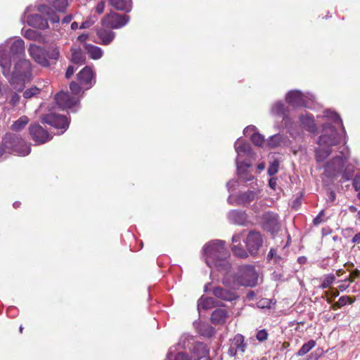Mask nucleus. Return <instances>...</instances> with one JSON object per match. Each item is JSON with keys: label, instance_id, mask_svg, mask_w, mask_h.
I'll list each match as a JSON object with an SVG mask.
<instances>
[{"label": "nucleus", "instance_id": "obj_58", "mask_svg": "<svg viewBox=\"0 0 360 360\" xmlns=\"http://www.w3.org/2000/svg\"><path fill=\"white\" fill-rule=\"evenodd\" d=\"M360 276V271L358 269L354 270L351 276L354 278H358Z\"/></svg>", "mask_w": 360, "mask_h": 360}, {"label": "nucleus", "instance_id": "obj_11", "mask_svg": "<svg viewBox=\"0 0 360 360\" xmlns=\"http://www.w3.org/2000/svg\"><path fill=\"white\" fill-rule=\"evenodd\" d=\"M312 98L311 95H304L297 90L291 91L286 95L287 102L292 106L309 107V101H312Z\"/></svg>", "mask_w": 360, "mask_h": 360}, {"label": "nucleus", "instance_id": "obj_51", "mask_svg": "<svg viewBox=\"0 0 360 360\" xmlns=\"http://www.w3.org/2000/svg\"><path fill=\"white\" fill-rule=\"evenodd\" d=\"M349 300V296H342L338 300V304L342 305V307H343L344 305H345L347 303V300Z\"/></svg>", "mask_w": 360, "mask_h": 360}, {"label": "nucleus", "instance_id": "obj_29", "mask_svg": "<svg viewBox=\"0 0 360 360\" xmlns=\"http://www.w3.org/2000/svg\"><path fill=\"white\" fill-rule=\"evenodd\" d=\"M215 304L214 300L212 297H201L198 300V309H208L212 308Z\"/></svg>", "mask_w": 360, "mask_h": 360}, {"label": "nucleus", "instance_id": "obj_42", "mask_svg": "<svg viewBox=\"0 0 360 360\" xmlns=\"http://www.w3.org/2000/svg\"><path fill=\"white\" fill-rule=\"evenodd\" d=\"M59 50L56 47L51 49L48 52L46 51V58L50 59L57 60L59 57Z\"/></svg>", "mask_w": 360, "mask_h": 360}, {"label": "nucleus", "instance_id": "obj_23", "mask_svg": "<svg viewBox=\"0 0 360 360\" xmlns=\"http://www.w3.org/2000/svg\"><path fill=\"white\" fill-rule=\"evenodd\" d=\"M229 219L232 223L243 225L246 222L247 217L244 212L233 210L229 213Z\"/></svg>", "mask_w": 360, "mask_h": 360}, {"label": "nucleus", "instance_id": "obj_18", "mask_svg": "<svg viewBox=\"0 0 360 360\" xmlns=\"http://www.w3.org/2000/svg\"><path fill=\"white\" fill-rule=\"evenodd\" d=\"M208 353L209 349L204 343L197 342L193 348L191 359L193 360H200L207 358Z\"/></svg>", "mask_w": 360, "mask_h": 360}, {"label": "nucleus", "instance_id": "obj_43", "mask_svg": "<svg viewBox=\"0 0 360 360\" xmlns=\"http://www.w3.org/2000/svg\"><path fill=\"white\" fill-rule=\"evenodd\" d=\"M278 162L275 160L271 162L268 168V174L269 176H273L278 172Z\"/></svg>", "mask_w": 360, "mask_h": 360}, {"label": "nucleus", "instance_id": "obj_52", "mask_svg": "<svg viewBox=\"0 0 360 360\" xmlns=\"http://www.w3.org/2000/svg\"><path fill=\"white\" fill-rule=\"evenodd\" d=\"M75 72V69L73 66H69L65 72V77L67 79H69Z\"/></svg>", "mask_w": 360, "mask_h": 360}, {"label": "nucleus", "instance_id": "obj_45", "mask_svg": "<svg viewBox=\"0 0 360 360\" xmlns=\"http://www.w3.org/2000/svg\"><path fill=\"white\" fill-rule=\"evenodd\" d=\"M95 22V20H94L91 18H89L85 21H84L81 25L79 26L80 29H87L91 27Z\"/></svg>", "mask_w": 360, "mask_h": 360}, {"label": "nucleus", "instance_id": "obj_56", "mask_svg": "<svg viewBox=\"0 0 360 360\" xmlns=\"http://www.w3.org/2000/svg\"><path fill=\"white\" fill-rule=\"evenodd\" d=\"M352 242L354 243H360V232L356 233L352 238Z\"/></svg>", "mask_w": 360, "mask_h": 360}, {"label": "nucleus", "instance_id": "obj_3", "mask_svg": "<svg viewBox=\"0 0 360 360\" xmlns=\"http://www.w3.org/2000/svg\"><path fill=\"white\" fill-rule=\"evenodd\" d=\"M31 8V6L27 7L21 18L23 22L26 21L30 26L44 30L49 26L48 20L53 23H58L60 20L58 15L55 11L44 4H41L37 8L41 15H27Z\"/></svg>", "mask_w": 360, "mask_h": 360}, {"label": "nucleus", "instance_id": "obj_39", "mask_svg": "<svg viewBox=\"0 0 360 360\" xmlns=\"http://www.w3.org/2000/svg\"><path fill=\"white\" fill-rule=\"evenodd\" d=\"M335 280V277L333 274L326 275L323 279V282L321 285V288L324 289L330 286Z\"/></svg>", "mask_w": 360, "mask_h": 360}, {"label": "nucleus", "instance_id": "obj_63", "mask_svg": "<svg viewBox=\"0 0 360 360\" xmlns=\"http://www.w3.org/2000/svg\"><path fill=\"white\" fill-rule=\"evenodd\" d=\"M265 168V164L264 162H262V163H259L258 165H257V169L259 170V171H262L263 169H264Z\"/></svg>", "mask_w": 360, "mask_h": 360}, {"label": "nucleus", "instance_id": "obj_35", "mask_svg": "<svg viewBox=\"0 0 360 360\" xmlns=\"http://www.w3.org/2000/svg\"><path fill=\"white\" fill-rule=\"evenodd\" d=\"M23 36L30 40L42 41V37L37 31L31 29L23 31Z\"/></svg>", "mask_w": 360, "mask_h": 360}, {"label": "nucleus", "instance_id": "obj_48", "mask_svg": "<svg viewBox=\"0 0 360 360\" xmlns=\"http://www.w3.org/2000/svg\"><path fill=\"white\" fill-rule=\"evenodd\" d=\"M353 186L356 191L360 190V171L356 174L354 179Z\"/></svg>", "mask_w": 360, "mask_h": 360}, {"label": "nucleus", "instance_id": "obj_31", "mask_svg": "<svg viewBox=\"0 0 360 360\" xmlns=\"http://www.w3.org/2000/svg\"><path fill=\"white\" fill-rule=\"evenodd\" d=\"M256 193L254 191H248L241 193L238 199V204H246L252 201L256 198Z\"/></svg>", "mask_w": 360, "mask_h": 360}, {"label": "nucleus", "instance_id": "obj_41", "mask_svg": "<svg viewBox=\"0 0 360 360\" xmlns=\"http://www.w3.org/2000/svg\"><path fill=\"white\" fill-rule=\"evenodd\" d=\"M40 92V89L36 86H32L27 90H25L23 93V96L25 98H30Z\"/></svg>", "mask_w": 360, "mask_h": 360}, {"label": "nucleus", "instance_id": "obj_57", "mask_svg": "<svg viewBox=\"0 0 360 360\" xmlns=\"http://www.w3.org/2000/svg\"><path fill=\"white\" fill-rule=\"evenodd\" d=\"M72 15H66L63 19V23H69L71 20H72Z\"/></svg>", "mask_w": 360, "mask_h": 360}, {"label": "nucleus", "instance_id": "obj_33", "mask_svg": "<svg viewBox=\"0 0 360 360\" xmlns=\"http://www.w3.org/2000/svg\"><path fill=\"white\" fill-rule=\"evenodd\" d=\"M13 152L16 153L18 155L26 156L30 153V146L26 143H22L20 146H15Z\"/></svg>", "mask_w": 360, "mask_h": 360}, {"label": "nucleus", "instance_id": "obj_16", "mask_svg": "<svg viewBox=\"0 0 360 360\" xmlns=\"http://www.w3.org/2000/svg\"><path fill=\"white\" fill-rule=\"evenodd\" d=\"M77 79L82 85H87L86 89L91 88L95 83L94 73L89 66L84 68L78 73Z\"/></svg>", "mask_w": 360, "mask_h": 360}, {"label": "nucleus", "instance_id": "obj_10", "mask_svg": "<svg viewBox=\"0 0 360 360\" xmlns=\"http://www.w3.org/2000/svg\"><path fill=\"white\" fill-rule=\"evenodd\" d=\"M41 122L48 124L55 128L66 130L69 126V121L65 116L56 115V113H49L41 117Z\"/></svg>", "mask_w": 360, "mask_h": 360}, {"label": "nucleus", "instance_id": "obj_36", "mask_svg": "<svg viewBox=\"0 0 360 360\" xmlns=\"http://www.w3.org/2000/svg\"><path fill=\"white\" fill-rule=\"evenodd\" d=\"M316 345V342L313 340L308 341L304 343L300 350L297 352L298 356H304L307 353H308L312 348H314Z\"/></svg>", "mask_w": 360, "mask_h": 360}, {"label": "nucleus", "instance_id": "obj_34", "mask_svg": "<svg viewBox=\"0 0 360 360\" xmlns=\"http://www.w3.org/2000/svg\"><path fill=\"white\" fill-rule=\"evenodd\" d=\"M29 119L26 116H22L12 124L11 129L13 131H19L27 125Z\"/></svg>", "mask_w": 360, "mask_h": 360}, {"label": "nucleus", "instance_id": "obj_13", "mask_svg": "<svg viewBox=\"0 0 360 360\" xmlns=\"http://www.w3.org/2000/svg\"><path fill=\"white\" fill-rule=\"evenodd\" d=\"M245 243L247 248L250 254L255 255L262 247L263 239L259 232L251 231L248 235Z\"/></svg>", "mask_w": 360, "mask_h": 360}, {"label": "nucleus", "instance_id": "obj_22", "mask_svg": "<svg viewBox=\"0 0 360 360\" xmlns=\"http://www.w3.org/2000/svg\"><path fill=\"white\" fill-rule=\"evenodd\" d=\"M227 319V312L223 309L214 310L211 316L212 322L214 324H223Z\"/></svg>", "mask_w": 360, "mask_h": 360}, {"label": "nucleus", "instance_id": "obj_8", "mask_svg": "<svg viewBox=\"0 0 360 360\" xmlns=\"http://www.w3.org/2000/svg\"><path fill=\"white\" fill-rule=\"evenodd\" d=\"M340 153L341 155H337L326 165L324 172L328 177H335L340 173L349 159V151L347 147L343 146Z\"/></svg>", "mask_w": 360, "mask_h": 360}, {"label": "nucleus", "instance_id": "obj_9", "mask_svg": "<svg viewBox=\"0 0 360 360\" xmlns=\"http://www.w3.org/2000/svg\"><path fill=\"white\" fill-rule=\"evenodd\" d=\"M129 20V17L127 15H120L111 12L102 19L101 22L105 27L118 29L127 25Z\"/></svg>", "mask_w": 360, "mask_h": 360}, {"label": "nucleus", "instance_id": "obj_54", "mask_svg": "<svg viewBox=\"0 0 360 360\" xmlns=\"http://www.w3.org/2000/svg\"><path fill=\"white\" fill-rule=\"evenodd\" d=\"M269 185L271 188L275 189V188L276 186V179H275V178L270 179L269 181Z\"/></svg>", "mask_w": 360, "mask_h": 360}, {"label": "nucleus", "instance_id": "obj_55", "mask_svg": "<svg viewBox=\"0 0 360 360\" xmlns=\"http://www.w3.org/2000/svg\"><path fill=\"white\" fill-rule=\"evenodd\" d=\"M88 37L87 34H82L78 36L77 40L80 42H84L88 39Z\"/></svg>", "mask_w": 360, "mask_h": 360}, {"label": "nucleus", "instance_id": "obj_32", "mask_svg": "<svg viewBox=\"0 0 360 360\" xmlns=\"http://www.w3.org/2000/svg\"><path fill=\"white\" fill-rule=\"evenodd\" d=\"M271 114L283 117V120L286 118V114L283 103L281 102L275 103L271 108Z\"/></svg>", "mask_w": 360, "mask_h": 360}, {"label": "nucleus", "instance_id": "obj_21", "mask_svg": "<svg viewBox=\"0 0 360 360\" xmlns=\"http://www.w3.org/2000/svg\"><path fill=\"white\" fill-rule=\"evenodd\" d=\"M240 238L241 237L240 235H235L233 236L232 240L233 243V245L232 247V251L236 256L243 258L248 256L246 250H244L239 245L236 244L240 243Z\"/></svg>", "mask_w": 360, "mask_h": 360}, {"label": "nucleus", "instance_id": "obj_50", "mask_svg": "<svg viewBox=\"0 0 360 360\" xmlns=\"http://www.w3.org/2000/svg\"><path fill=\"white\" fill-rule=\"evenodd\" d=\"M323 215V211H321L319 215L314 218V224L315 225H318L319 224H321L323 220L322 219V216Z\"/></svg>", "mask_w": 360, "mask_h": 360}, {"label": "nucleus", "instance_id": "obj_5", "mask_svg": "<svg viewBox=\"0 0 360 360\" xmlns=\"http://www.w3.org/2000/svg\"><path fill=\"white\" fill-rule=\"evenodd\" d=\"M235 150L238 155L236 162L239 177L246 181H251L253 176L248 173L250 164L241 160L243 156L248 157L251 155L249 143L238 139L235 143Z\"/></svg>", "mask_w": 360, "mask_h": 360}, {"label": "nucleus", "instance_id": "obj_19", "mask_svg": "<svg viewBox=\"0 0 360 360\" xmlns=\"http://www.w3.org/2000/svg\"><path fill=\"white\" fill-rule=\"evenodd\" d=\"M212 293L216 297L225 301H232L236 297L234 292L224 289L221 287L214 288L213 289Z\"/></svg>", "mask_w": 360, "mask_h": 360}, {"label": "nucleus", "instance_id": "obj_25", "mask_svg": "<svg viewBox=\"0 0 360 360\" xmlns=\"http://www.w3.org/2000/svg\"><path fill=\"white\" fill-rule=\"evenodd\" d=\"M300 120L304 128H305L309 131H314L315 123L312 116L308 113H306L304 115H302L300 117Z\"/></svg>", "mask_w": 360, "mask_h": 360}, {"label": "nucleus", "instance_id": "obj_6", "mask_svg": "<svg viewBox=\"0 0 360 360\" xmlns=\"http://www.w3.org/2000/svg\"><path fill=\"white\" fill-rule=\"evenodd\" d=\"M239 278L237 281H233L230 283L229 281V275L223 279V283L234 289L238 285L253 286L256 284L257 280V275L255 269L252 266H242L239 269Z\"/></svg>", "mask_w": 360, "mask_h": 360}, {"label": "nucleus", "instance_id": "obj_37", "mask_svg": "<svg viewBox=\"0 0 360 360\" xmlns=\"http://www.w3.org/2000/svg\"><path fill=\"white\" fill-rule=\"evenodd\" d=\"M233 345H236V352H243L245 351V344L243 343V337L238 335L234 338Z\"/></svg>", "mask_w": 360, "mask_h": 360}, {"label": "nucleus", "instance_id": "obj_12", "mask_svg": "<svg viewBox=\"0 0 360 360\" xmlns=\"http://www.w3.org/2000/svg\"><path fill=\"white\" fill-rule=\"evenodd\" d=\"M28 52L34 60L43 67L49 66L50 63L46 58V51L41 46L30 44Z\"/></svg>", "mask_w": 360, "mask_h": 360}, {"label": "nucleus", "instance_id": "obj_53", "mask_svg": "<svg viewBox=\"0 0 360 360\" xmlns=\"http://www.w3.org/2000/svg\"><path fill=\"white\" fill-rule=\"evenodd\" d=\"M20 101V96L17 94H14L11 98V103L13 105H16Z\"/></svg>", "mask_w": 360, "mask_h": 360}, {"label": "nucleus", "instance_id": "obj_30", "mask_svg": "<svg viewBox=\"0 0 360 360\" xmlns=\"http://www.w3.org/2000/svg\"><path fill=\"white\" fill-rule=\"evenodd\" d=\"M56 11L65 12L68 5V0H46Z\"/></svg>", "mask_w": 360, "mask_h": 360}, {"label": "nucleus", "instance_id": "obj_2", "mask_svg": "<svg viewBox=\"0 0 360 360\" xmlns=\"http://www.w3.org/2000/svg\"><path fill=\"white\" fill-rule=\"evenodd\" d=\"M203 250L205 262L209 266H216L224 270L229 268L230 265L226 261L229 254L224 248V241L217 240L211 241L204 246Z\"/></svg>", "mask_w": 360, "mask_h": 360}, {"label": "nucleus", "instance_id": "obj_60", "mask_svg": "<svg viewBox=\"0 0 360 360\" xmlns=\"http://www.w3.org/2000/svg\"><path fill=\"white\" fill-rule=\"evenodd\" d=\"M349 287V285H346V284H341L339 285V289L341 290V291H344L347 288Z\"/></svg>", "mask_w": 360, "mask_h": 360}, {"label": "nucleus", "instance_id": "obj_47", "mask_svg": "<svg viewBox=\"0 0 360 360\" xmlns=\"http://www.w3.org/2000/svg\"><path fill=\"white\" fill-rule=\"evenodd\" d=\"M256 130L257 129L255 126L250 125L245 128L243 132L245 136L251 137L253 133H257Z\"/></svg>", "mask_w": 360, "mask_h": 360}, {"label": "nucleus", "instance_id": "obj_14", "mask_svg": "<svg viewBox=\"0 0 360 360\" xmlns=\"http://www.w3.org/2000/svg\"><path fill=\"white\" fill-rule=\"evenodd\" d=\"M30 133L32 139L41 144L51 139V136L38 124H32L30 127Z\"/></svg>", "mask_w": 360, "mask_h": 360}, {"label": "nucleus", "instance_id": "obj_27", "mask_svg": "<svg viewBox=\"0 0 360 360\" xmlns=\"http://www.w3.org/2000/svg\"><path fill=\"white\" fill-rule=\"evenodd\" d=\"M176 351V347H170L166 360H193L191 357H188L187 355H186L184 352H179L176 354H174Z\"/></svg>", "mask_w": 360, "mask_h": 360}, {"label": "nucleus", "instance_id": "obj_7", "mask_svg": "<svg viewBox=\"0 0 360 360\" xmlns=\"http://www.w3.org/2000/svg\"><path fill=\"white\" fill-rule=\"evenodd\" d=\"M70 90L72 96L66 92L60 91L56 94L55 100L59 108L62 109H70L79 102L78 96L81 92L80 86L75 82L70 83Z\"/></svg>", "mask_w": 360, "mask_h": 360}, {"label": "nucleus", "instance_id": "obj_44", "mask_svg": "<svg viewBox=\"0 0 360 360\" xmlns=\"http://www.w3.org/2000/svg\"><path fill=\"white\" fill-rule=\"evenodd\" d=\"M354 170L352 169L345 168L342 172V179L344 181L349 180L353 176Z\"/></svg>", "mask_w": 360, "mask_h": 360}, {"label": "nucleus", "instance_id": "obj_17", "mask_svg": "<svg viewBox=\"0 0 360 360\" xmlns=\"http://www.w3.org/2000/svg\"><path fill=\"white\" fill-rule=\"evenodd\" d=\"M96 34L99 39V41H97V43L105 46L110 44L115 37L114 32L105 28L98 29Z\"/></svg>", "mask_w": 360, "mask_h": 360}, {"label": "nucleus", "instance_id": "obj_61", "mask_svg": "<svg viewBox=\"0 0 360 360\" xmlns=\"http://www.w3.org/2000/svg\"><path fill=\"white\" fill-rule=\"evenodd\" d=\"M275 252H276V251H275L274 250L271 249V250L269 251V254H268V256H267V257H268V258H269V259H271V258H273V257H274V255Z\"/></svg>", "mask_w": 360, "mask_h": 360}, {"label": "nucleus", "instance_id": "obj_4", "mask_svg": "<svg viewBox=\"0 0 360 360\" xmlns=\"http://www.w3.org/2000/svg\"><path fill=\"white\" fill-rule=\"evenodd\" d=\"M324 134L319 137V148L316 150V158L318 162L323 161L330 153V148L340 142V136L330 127L327 122L323 125Z\"/></svg>", "mask_w": 360, "mask_h": 360}, {"label": "nucleus", "instance_id": "obj_64", "mask_svg": "<svg viewBox=\"0 0 360 360\" xmlns=\"http://www.w3.org/2000/svg\"><path fill=\"white\" fill-rule=\"evenodd\" d=\"M78 23L77 22H73L72 24H71V29L73 30H75L78 28Z\"/></svg>", "mask_w": 360, "mask_h": 360}, {"label": "nucleus", "instance_id": "obj_40", "mask_svg": "<svg viewBox=\"0 0 360 360\" xmlns=\"http://www.w3.org/2000/svg\"><path fill=\"white\" fill-rule=\"evenodd\" d=\"M251 140L252 143L257 146H262L264 144V136L259 133H253L251 135Z\"/></svg>", "mask_w": 360, "mask_h": 360}, {"label": "nucleus", "instance_id": "obj_49", "mask_svg": "<svg viewBox=\"0 0 360 360\" xmlns=\"http://www.w3.org/2000/svg\"><path fill=\"white\" fill-rule=\"evenodd\" d=\"M104 8H105V3L104 1H101V2H99L96 7V11L98 13V14H101L104 11Z\"/></svg>", "mask_w": 360, "mask_h": 360}, {"label": "nucleus", "instance_id": "obj_1", "mask_svg": "<svg viewBox=\"0 0 360 360\" xmlns=\"http://www.w3.org/2000/svg\"><path fill=\"white\" fill-rule=\"evenodd\" d=\"M25 54L24 41L18 38L10 44V53H6V45H0V66L2 73L9 78L16 91H22L32 79V65L28 60L21 59Z\"/></svg>", "mask_w": 360, "mask_h": 360}, {"label": "nucleus", "instance_id": "obj_26", "mask_svg": "<svg viewBox=\"0 0 360 360\" xmlns=\"http://www.w3.org/2000/svg\"><path fill=\"white\" fill-rule=\"evenodd\" d=\"M84 48L92 59H99L103 56V50L98 46L86 44Z\"/></svg>", "mask_w": 360, "mask_h": 360}, {"label": "nucleus", "instance_id": "obj_62", "mask_svg": "<svg viewBox=\"0 0 360 360\" xmlns=\"http://www.w3.org/2000/svg\"><path fill=\"white\" fill-rule=\"evenodd\" d=\"M237 352H236V348H233V347H231L229 350V353L230 354V355L231 356H234L236 354Z\"/></svg>", "mask_w": 360, "mask_h": 360}, {"label": "nucleus", "instance_id": "obj_28", "mask_svg": "<svg viewBox=\"0 0 360 360\" xmlns=\"http://www.w3.org/2000/svg\"><path fill=\"white\" fill-rule=\"evenodd\" d=\"M72 62L75 64H82L84 63L86 57L79 48H72Z\"/></svg>", "mask_w": 360, "mask_h": 360}, {"label": "nucleus", "instance_id": "obj_59", "mask_svg": "<svg viewBox=\"0 0 360 360\" xmlns=\"http://www.w3.org/2000/svg\"><path fill=\"white\" fill-rule=\"evenodd\" d=\"M338 295H339V292H338V291H335V292H333V293H332L331 298H328V299H327V301H328V302H332V300H333V298L336 297L337 296H338Z\"/></svg>", "mask_w": 360, "mask_h": 360}, {"label": "nucleus", "instance_id": "obj_46", "mask_svg": "<svg viewBox=\"0 0 360 360\" xmlns=\"http://www.w3.org/2000/svg\"><path fill=\"white\" fill-rule=\"evenodd\" d=\"M267 336H268V334H267V332L265 330H259L257 333V339L262 342V341H264L265 340L267 339Z\"/></svg>", "mask_w": 360, "mask_h": 360}, {"label": "nucleus", "instance_id": "obj_15", "mask_svg": "<svg viewBox=\"0 0 360 360\" xmlns=\"http://www.w3.org/2000/svg\"><path fill=\"white\" fill-rule=\"evenodd\" d=\"M264 229L272 233L276 232L280 228L278 215L273 212H266L262 217Z\"/></svg>", "mask_w": 360, "mask_h": 360}, {"label": "nucleus", "instance_id": "obj_20", "mask_svg": "<svg viewBox=\"0 0 360 360\" xmlns=\"http://www.w3.org/2000/svg\"><path fill=\"white\" fill-rule=\"evenodd\" d=\"M323 117L326 118L327 122H331L334 123V126H331L330 127H333L335 130L337 131L335 127H340L342 128V130L344 131V128H342V122L340 119V116L335 112L331 111L330 110H325L323 112Z\"/></svg>", "mask_w": 360, "mask_h": 360}, {"label": "nucleus", "instance_id": "obj_38", "mask_svg": "<svg viewBox=\"0 0 360 360\" xmlns=\"http://www.w3.org/2000/svg\"><path fill=\"white\" fill-rule=\"evenodd\" d=\"M283 141V136L280 134H276L272 136L270 139L267 142V145L270 148H275L277 147L281 144V143Z\"/></svg>", "mask_w": 360, "mask_h": 360}, {"label": "nucleus", "instance_id": "obj_24", "mask_svg": "<svg viewBox=\"0 0 360 360\" xmlns=\"http://www.w3.org/2000/svg\"><path fill=\"white\" fill-rule=\"evenodd\" d=\"M110 4L116 9L129 12L131 8V0H109Z\"/></svg>", "mask_w": 360, "mask_h": 360}]
</instances>
